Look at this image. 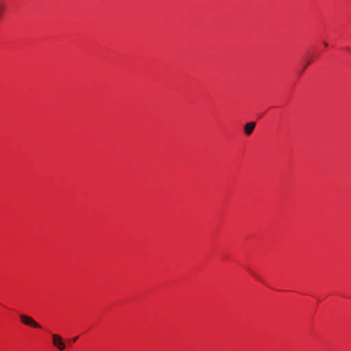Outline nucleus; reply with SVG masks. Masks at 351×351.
Segmentation results:
<instances>
[{
  "label": "nucleus",
  "instance_id": "nucleus-1",
  "mask_svg": "<svg viewBox=\"0 0 351 351\" xmlns=\"http://www.w3.org/2000/svg\"><path fill=\"white\" fill-rule=\"evenodd\" d=\"M21 322L26 325L36 328H40V325L37 323L32 317L27 316L25 314L20 315Z\"/></svg>",
  "mask_w": 351,
  "mask_h": 351
},
{
  "label": "nucleus",
  "instance_id": "nucleus-2",
  "mask_svg": "<svg viewBox=\"0 0 351 351\" xmlns=\"http://www.w3.org/2000/svg\"><path fill=\"white\" fill-rule=\"evenodd\" d=\"M52 343L60 351H62L65 349L66 345L63 341L62 337L58 334H52Z\"/></svg>",
  "mask_w": 351,
  "mask_h": 351
},
{
  "label": "nucleus",
  "instance_id": "nucleus-3",
  "mask_svg": "<svg viewBox=\"0 0 351 351\" xmlns=\"http://www.w3.org/2000/svg\"><path fill=\"white\" fill-rule=\"evenodd\" d=\"M256 127V122L247 123L243 126L244 133L246 136H250Z\"/></svg>",
  "mask_w": 351,
  "mask_h": 351
},
{
  "label": "nucleus",
  "instance_id": "nucleus-4",
  "mask_svg": "<svg viewBox=\"0 0 351 351\" xmlns=\"http://www.w3.org/2000/svg\"><path fill=\"white\" fill-rule=\"evenodd\" d=\"M250 272L252 274V275L257 280H261L260 277L254 271L250 270Z\"/></svg>",
  "mask_w": 351,
  "mask_h": 351
},
{
  "label": "nucleus",
  "instance_id": "nucleus-5",
  "mask_svg": "<svg viewBox=\"0 0 351 351\" xmlns=\"http://www.w3.org/2000/svg\"><path fill=\"white\" fill-rule=\"evenodd\" d=\"M250 272L252 274V275L257 280H261L260 277L254 271L250 270Z\"/></svg>",
  "mask_w": 351,
  "mask_h": 351
},
{
  "label": "nucleus",
  "instance_id": "nucleus-6",
  "mask_svg": "<svg viewBox=\"0 0 351 351\" xmlns=\"http://www.w3.org/2000/svg\"><path fill=\"white\" fill-rule=\"evenodd\" d=\"M77 339H78V337H77H77H75L72 339V341H73V342H75V341H77Z\"/></svg>",
  "mask_w": 351,
  "mask_h": 351
},
{
  "label": "nucleus",
  "instance_id": "nucleus-7",
  "mask_svg": "<svg viewBox=\"0 0 351 351\" xmlns=\"http://www.w3.org/2000/svg\"><path fill=\"white\" fill-rule=\"evenodd\" d=\"M323 43H324V45L325 47H327V46H328V44H327V43H326V42H324Z\"/></svg>",
  "mask_w": 351,
  "mask_h": 351
},
{
  "label": "nucleus",
  "instance_id": "nucleus-8",
  "mask_svg": "<svg viewBox=\"0 0 351 351\" xmlns=\"http://www.w3.org/2000/svg\"><path fill=\"white\" fill-rule=\"evenodd\" d=\"M307 65H308V63L306 64H304V69H305L306 68Z\"/></svg>",
  "mask_w": 351,
  "mask_h": 351
}]
</instances>
